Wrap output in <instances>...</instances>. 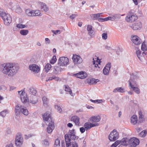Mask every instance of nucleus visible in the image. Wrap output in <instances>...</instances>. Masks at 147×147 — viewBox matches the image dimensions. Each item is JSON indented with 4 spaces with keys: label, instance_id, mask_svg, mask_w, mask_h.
Returning a JSON list of instances; mask_svg holds the SVG:
<instances>
[{
    "label": "nucleus",
    "instance_id": "obj_45",
    "mask_svg": "<svg viewBox=\"0 0 147 147\" xmlns=\"http://www.w3.org/2000/svg\"><path fill=\"white\" fill-rule=\"evenodd\" d=\"M123 15H121L119 14H115L113 16L115 18V19H120L121 16H123Z\"/></svg>",
    "mask_w": 147,
    "mask_h": 147
},
{
    "label": "nucleus",
    "instance_id": "obj_7",
    "mask_svg": "<svg viewBox=\"0 0 147 147\" xmlns=\"http://www.w3.org/2000/svg\"><path fill=\"white\" fill-rule=\"evenodd\" d=\"M1 18L4 21V24L6 25H9L11 22L12 18L9 14L4 13L1 16Z\"/></svg>",
    "mask_w": 147,
    "mask_h": 147
},
{
    "label": "nucleus",
    "instance_id": "obj_28",
    "mask_svg": "<svg viewBox=\"0 0 147 147\" xmlns=\"http://www.w3.org/2000/svg\"><path fill=\"white\" fill-rule=\"evenodd\" d=\"M61 66L58 65L55 66V70L54 71V73L56 74H57L60 72L62 70V68L61 67Z\"/></svg>",
    "mask_w": 147,
    "mask_h": 147
},
{
    "label": "nucleus",
    "instance_id": "obj_8",
    "mask_svg": "<svg viewBox=\"0 0 147 147\" xmlns=\"http://www.w3.org/2000/svg\"><path fill=\"white\" fill-rule=\"evenodd\" d=\"M119 137V134L115 129H114L109 136V140L111 141H115L118 139Z\"/></svg>",
    "mask_w": 147,
    "mask_h": 147
},
{
    "label": "nucleus",
    "instance_id": "obj_16",
    "mask_svg": "<svg viewBox=\"0 0 147 147\" xmlns=\"http://www.w3.org/2000/svg\"><path fill=\"white\" fill-rule=\"evenodd\" d=\"M131 40L133 43L136 45H140L142 42L140 38L137 36H134L131 37Z\"/></svg>",
    "mask_w": 147,
    "mask_h": 147
},
{
    "label": "nucleus",
    "instance_id": "obj_3",
    "mask_svg": "<svg viewBox=\"0 0 147 147\" xmlns=\"http://www.w3.org/2000/svg\"><path fill=\"white\" fill-rule=\"evenodd\" d=\"M138 77L134 73H132L131 75L129 81V86L130 87V88H132L134 91L137 94H139L140 93L139 89L134 86L136 85V81L138 79Z\"/></svg>",
    "mask_w": 147,
    "mask_h": 147
},
{
    "label": "nucleus",
    "instance_id": "obj_6",
    "mask_svg": "<svg viewBox=\"0 0 147 147\" xmlns=\"http://www.w3.org/2000/svg\"><path fill=\"white\" fill-rule=\"evenodd\" d=\"M26 14L29 16H41L40 11L39 10H33L31 9H27L26 10Z\"/></svg>",
    "mask_w": 147,
    "mask_h": 147
},
{
    "label": "nucleus",
    "instance_id": "obj_10",
    "mask_svg": "<svg viewBox=\"0 0 147 147\" xmlns=\"http://www.w3.org/2000/svg\"><path fill=\"white\" fill-rule=\"evenodd\" d=\"M68 62L69 60L67 57H61L58 60V65L62 66H66L68 64Z\"/></svg>",
    "mask_w": 147,
    "mask_h": 147
},
{
    "label": "nucleus",
    "instance_id": "obj_14",
    "mask_svg": "<svg viewBox=\"0 0 147 147\" xmlns=\"http://www.w3.org/2000/svg\"><path fill=\"white\" fill-rule=\"evenodd\" d=\"M98 125L99 124L98 123L93 124L90 122H87L84 123V127L86 130H87L90 129L92 127L98 126Z\"/></svg>",
    "mask_w": 147,
    "mask_h": 147
},
{
    "label": "nucleus",
    "instance_id": "obj_52",
    "mask_svg": "<svg viewBox=\"0 0 147 147\" xmlns=\"http://www.w3.org/2000/svg\"><path fill=\"white\" fill-rule=\"evenodd\" d=\"M78 16V15L77 14H72L71 16H70L69 17L72 20H73Z\"/></svg>",
    "mask_w": 147,
    "mask_h": 147
},
{
    "label": "nucleus",
    "instance_id": "obj_57",
    "mask_svg": "<svg viewBox=\"0 0 147 147\" xmlns=\"http://www.w3.org/2000/svg\"><path fill=\"white\" fill-rule=\"evenodd\" d=\"M100 19L102 20V22L107 21L109 20V17H107L104 18H101Z\"/></svg>",
    "mask_w": 147,
    "mask_h": 147
},
{
    "label": "nucleus",
    "instance_id": "obj_12",
    "mask_svg": "<svg viewBox=\"0 0 147 147\" xmlns=\"http://www.w3.org/2000/svg\"><path fill=\"white\" fill-rule=\"evenodd\" d=\"M137 19V17L136 14L129 13L125 18L126 21L129 22H132Z\"/></svg>",
    "mask_w": 147,
    "mask_h": 147
},
{
    "label": "nucleus",
    "instance_id": "obj_20",
    "mask_svg": "<svg viewBox=\"0 0 147 147\" xmlns=\"http://www.w3.org/2000/svg\"><path fill=\"white\" fill-rule=\"evenodd\" d=\"M111 65L110 63H108L105 67L103 69V72L105 75H108L111 68Z\"/></svg>",
    "mask_w": 147,
    "mask_h": 147
},
{
    "label": "nucleus",
    "instance_id": "obj_29",
    "mask_svg": "<svg viewBox=\"0 0 147 147\" xmlns=\"http://www.w3.org/2000/svg\"><path fill=\"white\" fill-rule=\"evenodd\" d=\"M63 88L65 91L68 92L70 95L73 96L71 90L68 86L65 85Z\"/></svg>",
    "mask_w": 147,
    "mask_h": 147
},
{
    "label": "nucleus",
    "instance_id": "obj_55",
    "mask_svg": "<svg viewBox=\"0 0 147 147\" xmlns=\"http://www.w3.org/2000/svg\"><path fill=\"white\" fill-rule=\"evenodd\" d=\"M15 11L17 13H19L22 12V10L20 7H18L15 10Z\"/></svg>",
    "mask_w": 147,
    "mask_h": 147
},
{
    "label": "nucleus",
    "instance_id": "obj_32",
    "mask_svg": "<svg viewBox=\"0 0 147 147\" xmlns=\"http://www.w3.org/2000/svg\"><path fill=\"white\" fill-rule=\"evenodd\" d=\"M41 9H42V11L47 12L49 8L45 3H42L41 4Z\"/></svg>",
    "mask_w": 147,
    "mask_h": 147
},
{
    "label": "nucleus",
    "instance_id": "obj_26",
    "mask_svg": "<svg viewBox=\"0 0 147 147\" xmlns=\"http://www.w3.org/2000/svg\"><path fill=\"white\" fill-rule=\"evenodd\" d=\"M28 91L30 94L33 95H35L37 93V91L35 89L32 87L28 88Z\"/></svg>",
    "mask_w": 147,
    "mask_h": 147
},
{
    "label": "nucleus",
    "instance_id": "obj_22",
    "mask_svg": "<svg viewBox=\"0 0 147 147\" xmlns=\"http://www.w3.org/2000/svg\"><path fill=\"white\" fill-rule=\"evenodd\" d=\"M101 118L100 116H92L90 118V121L94 122H98L100 121Z\"/></svg>",
    "mask_w": 147,
    "mask_h": 147
},
{
    "label": "nucleus",
    "instance_id": "obj_24",
    "mask_svg": "<svg viewBox=\"0 0 147 147\" xmlns=\"http://www.w3.org/2000/svg\"><path fill=\"white\" fill-rule=\"evenodd\" d=\"M127 139L126 138H123L121 140H117L115 142L118 145L120 144L121 143V145L124 146H127V142H126V140Z\"/></svg>",
    "mask_w": 147,
    "mask_h": 147
},
{
    "label": "nucleus",
    "instance_id": "obj_48",
    "mask_svg": "<svg viewBox=\"0 0 147 147\" xmlns=\"http://www.w3.org/2000/svg\"><path fill=\"white\" fill-rule=\"evenodd\" d=\"M80 75H81V74L80 73V72L78 73L74 74H73V76H74L76 78H79L80 79V78H81Z\"/></svg>",
    "mask_w": 147,
    "mask_h": 147
},
{
    "label": "nucleus",
    "instance_id": "obj_56",
    "mask_svg": "<svg viewBox=\"0 0 147 147\" xmlns=\"http://www.w3.org/2000/svg\"><path fill=\"white\" fill-rule=\"evenodd\" d=\"M88 32L89 35L91 36L93 35L94 34V30H93L89 31Z\"/></svg>",
    "mask_w": 147,
    "mask_h": 147
},
{
    "label": "nucleus",
    "instance_id": "obj_40",
    "mask_svg": "<svg viewBox=\"0 0 147 147\" xmlns=\"http://www.w3.org/2000/svg\"><path fill=\"white\" fill-rule=\"evenodd\" d=\"M60 145V140L58 139H56L55 142L54 147H59Z\"/></svg>",
    "mask_w": 147,
    "mask_h": 147
},
{
    "label": "nucleus",
    "instance_id": "obj_44",
    "mask_svg": "<svg viewBox=\"0 0 147 147\" xmlns=\"http://www.w3.org/2000/svg\"><path fill=\"white\" fill-rule=\"evenodd\" d=\"M71 144L72 147H78V144L76 141L71 142Z\"/></svg>",
    "mask_w": 147,
    "mask_h": 147
},
{
    "label": "nucleus",
    "instance_id": "obj_53",
    "mask_svg": "<svg viewBox=\"0 0 147 147\" xmlns=\"http://www.w3.org/2000/svg\"><path fill=\"white\" fill-rule=\"evenodd\" d=\"M92 30V26L91 25H89L87 26V30L88 31Z\"/></svg>",
    "mask_w": 147,
    "mask_h": 147
},
{
    "label": "nucleus",
    "instance_id": "obj_61",
    "mask_svg": "<svg viewBox=\"0 0 147 147\" xmlns=\"http://www.w3.org/2000/svg\"><path fill=\"white\" fill-rule=\"evenodd\" d=\"M45 40L46 42H46V44H49L50 43V41L48 38H46Z\"/></svg>",
    "mask_w": 147,
    "mask_h": 147
},
{
    "label": "nucleus",
    "instance_id": "obj_19",
    "mask_svg": "<svg viewBox=\"0 0 147 147\" xmlns=\"http://www.w3.org/2000/svg\"><path fill=\"white\" fill-rule=\"evenodd\" d=\"M42 117L43 120L47 121L49 123L51 122V121H53L52 120L49 112L45 113L44 115H42Z\"/></svg>",
    "mask_w": 147,
    "mask_h": 147
},
{
    "label": "nucleus",
    "instance_id": "obj_64",
    "mask_svg": "<svg viewBox=\"0 0 147 147\" xmlns=\"http://www.w3.org/2000/svg\"><path fill=\"white\" fill-rule=\"evenodd\" d=\"M32 136V135L31 134L28 135V136H26V137L25 138V139H27L31 137Z\"/></svg>",
    "mask_w": 147,
    "mask_h": 147
},
{
    "label": "nucleus",
    "instance_id": "obj_49",
    "mask_svg": "<svg viewBox=\"0 0 147 147\" xmlns=\"http://www.w3.org/2000/svg\"><path fill=\"white\" fill-rule=\"evenodd\" d=\"M7 6L9 8L12 9L14 6V4L10 2L8 3Z\"/></svg>",
    "mask_w": 147,
    "mask_h": 147
},
{
    "label": "nucleus",
    "instance_id": "obj_15",
    "mask_svg": "<svg viewBox=\"0 0 147 147\" xmlns=\"http://www.w3.org/2000/svg\"><path fill=\"white\" fill-rule=\"evenodd\" d=\"M29 67L31 71L34 73H38L40 70L39 67L36 64H32L29 66Z\"/></svg>",
    "mask_w": 147,
    "mask_h": 147
},
{
    "label": "nucleus",
    "instance_id": "obj_60",
    "mask_svg": "<svg viewBox=\"0 0 147 147\" xmlns=\"http://www.w3.org/2000/svg\"><path fill=\"white\" fill-rule=\"evenodd\" d=\"M118 145H117V144H116V143L115 142L111 145V147H116Z\"/></svg>",
    "mask_w": 147,
    "mask_h": 147
},
{
    "label": "nucleus",
    "instance_id": "obj_39",
    "mask_svg": "<svg viewBox=\"0 0 147 147\" xmlns=\"http://www.w3.org/2000/svg\"><path fill=\"white\" fill-rule=\"evenodd\" d=\"M147 133V131L143 130L139 134V136L141 137H144Z\"/></svg>",
    "mask_w": 147,
    "mask_h": 147
},
{
    "label": "nucleus",
    "instance_id": "obj_1",
    "mask_svg": "<svg viewBox=\"0 0 147 147\" xmlns=\"http://www.w3.org/2000/svg\"><path fill=\"white\" fill-rule=\"evenodd\" d=\"M19 69L18 64L14 63H7L1 65L2 72L9 76L15 74Z\"/></svg>",
    "mask_w": 147,
    "mask_h": 147
},
{
    "label": "nucleus",
    "instance_id": "obj_4",
    "mask_svg": "<svg viewBox=\"0 0 147 147\" xmlns=\"http://www.w3.org/2000/svg\"><path fill=\"white\" fill-rule=\"evenodd\" d=\"M15 111L17 116L19 115L21 112L26 115H27L28 114V111L26 107L23 106H20L18 105L16 106Z\"/></svg>",
    "mask_w": 147,
    "mask_h": 147
},
{
    "label": "nucleus",
    "instance_id": "obj_33",
    "mask_svg": "<svg viewBox=\"0 0 147 147\" xmlns=\"http://www.w3.org/2000/svg\"><path fill=\"white\" fill-rule=\"evenodd\" d=\"M29 31L28 30L22 29L20 31V33L23 36L26 35L28 33Z\"/></svg>",
    "mask_w": 147,
    "mask_h": 147
},
{
    "label": "nucleus",
    "instance_id": "obj_23",
    "mask_svg": "<svg viewBox=\"0 0 147 147\" xmlns=\"http://www.w3.org/2000/svg\"><path fill=\"white\" fill-rule=\"evenodd\" d=\"M71 120L73 121L76 125H79L80 124V118L76 116H74L72 117Z\"/></svg>",
    "mask_w": 147,
    "mask_h": 147
},
{
    "label": "nucleus",
    "instance_id": "obj_25",
    "mask_svg": "<svg viewBox=\"0 0 147 147\" xmlns=\"http://www.w3.org/2000/svg\"><path fill=\"white\" fill-rule=\"evenodd\" d=\"M99 81V80L98 79H96L93 78L87 80V82L90 84H95Z\"/></svg>",
    "mask_w": 147,
    "mask_h": 147
},
{
    "label": "nucleus",
    "instance_id": "obj_42",
    "mask_svg": "<svg viewBox=\"0 0 147 147\" xmlns=\"http://www.w3.org/2000/svg\"><path fill=\"white\" fill-rule=\"evenodd\" d=\"M42 101L44 105H47L48 102V99L46 97L44 96L42 98Z\"/></svg>",
    "mask_w": 147,
    "mask_h": 147
},
{
    "label": "nucleus",
    "instance_id": "obj_35",
    "mask_svg": "<svg viewBox=\"0 0 147 147\" xmlns=\"http://www.w3.org/2000/svg\"><path fill=\"white\" fill-rule=\"evenodd\" d=\"M102 13H98L96 14H92L90 15L91 17H92V19L94 20H96L100 16V15Z\"/></svg>",
    "mask_w": 147,
    "mask_h": 147
},
{
    "label": "nucleus",
    "instance_id": "obj_63",
    "mask_svg": "<svg viewBox=\"0 0 147 147\" xmlns=\"http://www.w3.org/2000/svg\"><path fill=\"white\" fill-rule=\"evenodd\" d=\"M32 136V135L31 134L28 135V136H26V137L25 138V139H27L31 137Z\"/></svg>",
    "mask_w": 147,
    "mask_h": 147
},
{
    "label": "nucleus",
    "instance_id": "obj_27",
    "mask_svg": "<svg viewBox=\"0 0 147 147\" xmlns=\"http://www.w3.org/2000/svg\"><path fill=\"white\" fill-rule=\"evenodd\" d=\"M38 101L37 98L36 96H34L32 99H30L29 101L28 102L32 104H35L37 103Z\"/></svg>",
    "mask_w": 147,
    "mask_h": 147
},
{
    "label": "nucleus",
    "instance_id": "obj_46",
    "mask_svg": "<svg viewBox=\"0 0 147 147\" xmlns=\"http://www.w3.org/2000/svg\"><path fill=\"white\" fill-rule=\"evenodd\" d=\"M8 113L7 111H3L0 113V115H1L3 117H4Z\"/></svg>",
    "mask_w": 147,
    "mask_h": 147
},
{
    "label": "nucleus",
    "instance_id": "obj_41",
    "mask_svg": "<svg viewBox=\"0 0 147 147\" xmlns=\"http://www.w3.org/2000/svg\"><path fill=\"white\" fill-rule=\"evenodd\" d=\"M51 67V65L50 64L48 63L45 65V71H47V72L50 69Z\"/></svg>",
    "mask_w": 147,
    "mask_h": 147
},
{
    "label": "nucleus",
    "instance_id": "obj_18",
    "mask_svg": "<svg viewBox=\"0 0 147 147\" xmlns=\"http://www.w3.org/2000/svg\"><path fill=\"white\" fill-rule=\"evenodd\" d=\"M136 54L138 58L141 61L144 59V55L146 54L145 52L142 53L141 51L140 50L136 51Z\"/></svg>",
    "mask_w": 147,
    "mask_h": 147
},
{
    "label": "nucleus",
    "instance_id": "obj_2",
    "mask_svg": "<svg viewBox=\"0 0 147 147\" xmlns=\"http://www.w3.org/2000/svg\"><path fill=\"white\" fill-rule=\"evenodd\" d=\"M79 138L78 136H76L74 129H73L71 130H69L68 134H66L65 136L66 147H70L71 146V140H78Z\"/></svg>",
    "mask_w": 147,
    "mask_h": 147
},
{
    "label": "nucleus",
    "instance_id": "obj_13",
    "mask_svg": "<svg viewBox=\"0 0 147 147\" xmlns=\"http://www.w3.org/2000/svg\"><path fill=\"white\" fill-rule=\"evenodd\" d=\"M72 59L75 64H80L82 61L81 57L79 55H73Z\"/></svg>",
    "mask_w": 147,
    "mask_h": 147
},
{
    "label": "nucleus",
    "instance_id": "obj_31",
    "mask_svg": "<svg viewBox=\"0 0 147 147\" xmlns=\"http://www.w3.org/2000/svg\"><path fill=\"white\" fill-rule=\"evenodd\" d=\"M113 92L116 93L117 92H125L124 89L122 87H118L115 89L113 91Z\"/></svg>",
    "mask_w": 147,
    "mask_h": 147
},
{
    "label": "nucleus",
    "instance_id": "obj_17",
    "mask_svg": "<svg viewBox=\"0 0 147 147\" xmlns=\"http://www.w3.org/2000/svg\"><path fill=\"white\" fill-rule=\"evenodd\" d=\"M142 24L139 21H138L131 26V27L134 30H139L142 27Z\"/></svg>",
    "mask_w": 147,
    "mask_h": 147
},
{
    "label": "nucleus",
    "instance_id": "obj_62",
    "mask_svg": "<svg viewBox=\"0 0 147 147\" xmlns=\"http://www.w3.org/2000/svg\"><path fill=\"white\" fill-rule=\"evenodd\" d=\"M109 20H111V21H113L115 20V18L113 17H109Z\"/></svg>",
    "mask_w": 147,
    "mask_h": 147
},
{
    "label": "nucleus",
    "instance_id": "obj_50",
    "mask_svg": "<svg viewBox=\"0 0 147 147\" xmlns=\"http://www.w3.org/2000/svg\"><path fill=\"white\" fill-rule=\"evenodd\" d=\"M55 108L57 109L59 112L60 113L62 111V109L58 105H55Z\"/></svg>",
    "mask_w": 147,
    "mask_h": 147
},
{
    "label": "nucleus",
    "instance_id": "obj_51",
    "mask_svg": "<svg viewBox=\"0 0 147 147\" xmlns=\"http://www.w3.org/2000/svg\"><path fill=\"white\" fill-rule=\"evenodd\" d=\"M52 32L55 35H56L57 34H60L61 33L60 30H53Z\"/></svg>",
    "mask_w": 147,
    "mask_h": 147
},
{
    "label": "nucleus",
    "instance_id": "obj_38",
    "mask_svg": "<svg viewBox=\"0 0 147 147\" xmlns=\"http://www.w3.org/2000/svg\"><path fill=\"white\" fill-rule=\"evenodd\" d=\"M141 49L144 52L147 50V46L144 42L142 43Z\"/></svg>",
    "mask_w": 147,
    "mask_h": 147
},
{
    "label": "nucleus",
    "instance_id": "obj_36",
    "mask_svg": "<svg viewBox=\"0 0 147 147\" xmlns=\"http://www.w3.org/2000/svg\"><path fill=\"white\" fill-rule=\"evenodd\" d=\"M27 25L22 24H16V27L19 29L24 28H27L28 27Z\"/></svg>",
    "mask_w": 147,
    "mask_h": 147
},
{
    "label": "nucleus",
    "instance_id": "obj_54",
    "mask_svg": "<svg viewBox=\"0 0 147 147\" xmlns=\"http://www.w3.org/2000/svg\"><path fill=\"white\" fill-rule=\"evenodd\" d=\"M85 129L84 127H81L80 129V131L82 133H84L85 132Z\"/></svg>",
    "mask_w": 147,
    "mask_h": 147
},
{
    "label": "nucleus",
    "instance_id": "obj_5",
    "mask_svg": "<svg viewBox=\"0 0 147 147\" xmlns=\"http://www.w3.org/2000/svg\"><path fill=\"white\" fill-rule=\"evenodd\" d=\"M127 146L129 145V146L131 147H135L138 145L140 143L139 140L137 138H132L129 140H128L127 138L126 140Z\"/></svg>",
    "mask_w": 147,
    "mask_h": 147
},
{
    "label": "nucleus",
    "instance_id": "obj_47",
    "mask_svg": "<svg viewBox=\"0 0 147 147\" xmlns=\"http://www.w3.org/2000/svg\"><path fill=\"white\" fill-rule=\"evenodd\" d=\"M102 38L103 39L106 40L107 38V33H104L102 34Z\"/></svg>",
    "mask_w": 147,
    "mask_h": 147
},
{
    "label": "nucleus",
    "instance_id": "obj_9",
    "mask_svg": "<svg viewBox=\"0 0 147 147\" xmlns=\"http://www.w3.org/2000/svg\"><path fill=\"white\" fill-rule=\"evenodd\" d=\"M18 93L20 94L21 100L23 103L25 104L29 101L28 97H27V94L24 91L22 90L19 91Z\"/></svg>",
    "mask_w": 147,
    "mask_h": 147
},
{
    "label": "nucleus",
    "instance_id": "obj_21",
    "mask_svg": "<svg viewBox=\"0 0 147 147\" xmlns=\"http://www.w3.org/2000/svg\"><path fill=\"white\" fill-rule=\"evenodd\" d=\"M53 121H51L49 122L48 125V126L47 128V131L49 133H51L54 129V125Z\"/></svg>",
    "mask_w": 147,
    "mask_h": 147
},
{
    "label": "nucleus",
    "instance_id": "obj_30",
    "mask_svg": "<svg viewBox=\"0 0 147 147\" xmlns=\"http://www.w3.org/2000/svg\"><path fill=\"white\" fill-rule=\"evenodd\" d=\"M131 122L134 125L136 124L137 121V118L136 115H134L131 118Z\"/></svg>",
    "mask_w": 147,
    "mask_h": 147
},
{
    "label": "nucleus",
    "instance_id": "obj_37",
    "mask_svg": "<svg viewBox=\"0 0 147 147\" xmlns=\"http://www.w3.org/2000/svg\"><path fill=\"white\" fill-rule=\"evenodd\" d=\"M81 74L80 79H84L86 78L87 76V74L85 72L83 71H81L80 72Z\"/></svg>",
    "mask_w": 147,
    "mask_h": 147
},
{
    "label": "nucleus",
    "instance_id": "obj_11",
    "mask_svg": "<svg viewBox=\"0 0 147 147\" xmlns=\"http://www.w3.org/2000/svg\"><path fill=\"white\" fill-rule=\"evenodd\" d=\"M23 142V138L22 135L18 134L16 136L15 139V144L16 146H21Z\"/></svg>",
    "mask_w": 147,
    "mask_h": 147
},
{
    "label": "nucleus",
    "instance_id": "obj_58",
    "mask_svg": "<svg viewBox=\"0 0 147 147\" xmlns=\"http://www.w3.org/2000/svg\"><path fill=\"white\" fill-rule=\"evenodd\" d=\"M105 49L108 50H112L111 47L110 46H109L108 45H106L105 46Z\"/></svg>",
    "mask_w": 147,
    "mask_h": 147
},
{
    "label": "nucleus",
    "instance_id": "obj_43",
    "mask_svg": "<svg viewBox=\"0 0 147 147\" xmlns=\"http://www.w3.org/2000/svg\"><path fill=\"white\" fill-rule=\"evenodd\" d=\"M57 59L55 56L54 55L53 56L52 59L50 60V62L51 64H54L56 62Z\"/></svg>",
    "mask_w": 147,
    "mask_h": 147
},
{
    "label": "nucleus",
    "instance_id": "obj_59",
    "mask_svg": "<svg viewBox=\"0 0 147 147\" xmlns=\"http://www.w3.org/2000/svg\"><path fill=\"white\" fill-rule=\"evenodd\" d=\"M139 118H143V116L142 115V113L141 111H139Z\"/></svg>",
    "mask_w": 147,
    "mask_h": 147
},
{
    "label": "nucleus",
    "instance_id": "obj_34",
    "mask_svg": "<svg viewBox=\"0 0 147 147\" xmlns=\"http://www.w3.org/2000/svg\"><path fill=\"white\" fill-rule=\"evenodd\" d=\"M42 145L44 147H49V143L47 140L45 139L42 141Z\"/></svg>",
    "mask_w": 147,
    "mask_h": 147
}]
</instances>
